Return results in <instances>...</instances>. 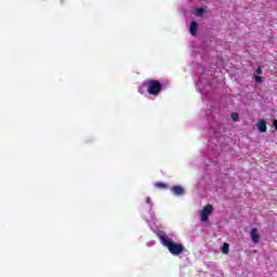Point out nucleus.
Returning a JSON list of instances; mask_svg holds the SVG:
<instances>
[{"label":"nucleus","mask_w":277,"mask_h":277,"mask_svg":"<svg viewBox=\"0 0 277 277\" xmlns=\"http://www.w3.org/2000/svg\"><path fill=\"white\" fill-rule=\"evenodd\" d=\"M157 237L160 239L162 246H164V248H168L169 252L173 254V256H179V254H183V251L185 250V246H183V243H176L172 241V239H170L168 235L163 233V230H158Z\"/></svg>","instance_id":"obj_1"},{"label":"nucleus","mask_w":277,"mask_h":277,"mask_svg":"<svg viewBox=\"0 0 277 277\" xmlns=\"http://www.w3.org/2000/svg\"><path fill=\"white\" fill-rule=\"evenodd\" d=\"M144 88L147 89L148 94L151 96H159L163 90V85L159 80L150 79L146 80L142 83V85L138 88L140 94H144Z\"/></svg>","instance_id":"obj_2"},{"label":"nucleus","mask_w":277,"mask_h":277,"mask_svg":"<svg viewBox=\"0 0 277 277\" xmlns=\"http://www.w3.org/2000/svg\"><path fill=\"white\" fill-rule=\"evenodd\" d=\"M213 213V206L212 205H207L205 208L201 210L200 213V220L201 222H207L209 220V215Z\"/></svg>","instance_id":"obj_3"},{"label":"nucleus","mask_w":277,"mask_h":277,"mask_svg":"<svg viewBox=\"0 0 277 277\" xmlns=\"http://www.w3.org/2000/svg\"><path fill=\"white\" fill-rule=\"evenodd\" d=\"M250 237H251V241L253 243H259V241H261V235H259V229L258 228H252L250 232Z\"/></svg>","instance_id":"obj_4"},{"label":"nucleus","mask_w":277,"mask_h":277,"mask_svg":"<svg viewBox=\"0 0 277 277\" xmlns=\"http://www.w3.org/2000/svg\"><path fill=\"white\" fill-rule=\"evenodd\" d=\"M258 131H260V133H265V131H267V122L265 120L258 122Z\"/></svg>","instance_id":"obj_5"},{"label":"nucleus","mask_w":277,"mask_h":277,"mask_svg":"<svg viewBox=\"0 0 277 277\" xmlns=\"http://www.w3.org/2000/svg\"><path fill=\"white\" fill-rule=\"evenodd\" d=\"M171 192H173V194H175V196H183L185 194V190L179 185L173 186L171 188Z\"/></svg>","instance_id":"obj_6"},{"label":"nucleus","mask_w":277,"mask_h":277,"mask_svg":"<svg viewBox=\"0 0 277 277\" xmlns=\"http://www.w3.org/2000/svg\"><path fill=\"white\" fill-rule=\"evenodd\" d=\"M189 31L193 36H196L198 34V23L197 22L190 23Z\"/></svg>","instance_id":"obj_7"},{"label":"nucleus","mask_w":277,"mask_h":277,"mask_svg":"<svg viewBox=\"0 0 277 277\" xmlns=\"http://www.w3.org/2000/svg\"><path fill=\"white\" fill-rule=\"evenodd\" d=\"M228 252H230V246L227 242H224L222 247V253L228 254Z\"/></svg>","instance_id":"obj_8"},{"label":"nucleus","mask_w":277,"mask_h":277,"mask_svg":"<svg viewBox=\"0 0 277 277\" xmlns=\"http://www.w3.org/2000/svg\"><path fill=\"white\" fill-rule=\"evenodd\" d=\"M155 187H157L158 189H168V184L163 182H157L155 183Z\"/></svg>","instance_id":"obj_9"},{"label":"nucleus","mask_w":277,"mask_h":277,"mask_svg":"<svg viewBox=\"0 0 277 277\" xmlns=\"http://www.w3.org/2000/svg\"><path fill=\"white\" fill-rule=\"evenodd\" d=\"M232 119H234L235 122L239 120V115L238 114H233Z\"/></svg>","instance_id":"obj_10"},{"label":"nucleus","mask_w":277,"mask_h":277,"mask_svg":"<svg viewBox=\"0 0 277 277\" xmlns=\"http://www.w3.org/2000/svg\"><path fill=\"white\" fill-rule=\"evenodd\" d=\"M196 12H197V14H205V9L198 8V9L196 10Z\"/></svg>","instance_id":"obj_11"},{"label":"nucleus","mask_w":277,"mask_h":277,"mask_svg":"<svg viewBox=\"0 0 277 277\" xmlns=\"http://www.w3.org/2000/svg\"><path fill=\"white\" fill-rule=\"evenodd\" d=\"M256 74L258 75H263V68L262 67H258L256 68Z\"/></svg>","instance_id":"obj_12"},{"label":"nucleus","mask_w":277,"mask_h":277,"mask_svg":"<svg viewBox=\"0 0 277 277\" xmlns=\"http://www.w3.org/2000/svg\"><path fill=\"white\" fill-rule=\"evenodd\" d=\"M255 81L256 83H261V81H263V78L261 76H256Z\"/></svg>","instance_id":"obj_13"},{"label":"nucleus","mask_w":277,"mask_h":277,"mask_svg":"<svg viewBox=\"0 0 277 277\" xmlns=\"http://www.w3.org/2000/svg\"><path fill=\"white\" fill-rule=\"evenodd\" d=\"M274 128L277 130V120L273 121Z\"/></svg>","instance_id":"obj_14"}]
</instances>
